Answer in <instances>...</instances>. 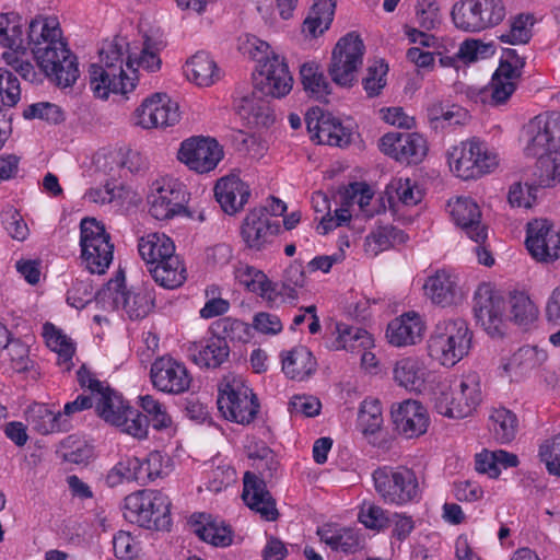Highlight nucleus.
<instances>
[{
    "instance_id": "1",
    "label": "nucleus",
    "mask_w": 560,
    "mask_h": 560,
    "mask_svg": "<svg viewBox=\"0 0 560 560\" xmlns=\"http://www.w3.org/2000/svg\"><path fill=\"white\" fill-rule=\"evenodd\" d=\"M39 68L50 80L62 88L71 86L79 78L77 58L67 47L56 19L35 18L30 22L26 37Z\"/></svg>"
},
{
    "instance_id": "2",
    "label": "nucleus",
    "mask_w": 560,
    "mask_h": 560,
    "mask_svg": "<svg viewBox=\"0 0 560 560\" xmlns=\"http://www.w3.org/2000/svg\"><path fill=\"white\" fill-rule=\"evenodd\" d=\"M39 68L50 80L62 88L71 86L79 78L77 58L67 47L56 19L35 18L30 22L26 37Z\"/></svg>"
},
{
    "instance_id": "3",
    "label": "nucleus",
    "mask_w": 560,
    "mask_h": 560,
    "mask_svg": "<svg viewBox=\"0 0 560 560\" xmlns=\"http://www.w3.org/2000/svg\"><path fill=\"white\" fill-rule=\"evenodd\" d=\"M524 150L537 159L539 184L550 186L560 180V113L536 116L528 122Z\"/></svg>"
},
{
    "instance_id": "4",
    "label": "nucleus",
    "mask_w": 560,
    "mask_h": 560,
    "mask_svg": "<svg viewBox=\"0 0 560 560\" xmlns=\"http://www.w3.org/2000/svg\"><path fill=\"white\" fill-rule=\"evenodd\" d=\"M138 252L154 281L165 289H176L186 280V269L175 254L174 242L164 233H149L138 241Z\"/></svg>"
},
{
    "instance_id": "5",
    "label": "nucleus",
    "mask_w": 560,
    "mask_h": 560,
    "mask_svg": "<svg viewBox=\"0 0 560 560\" xmlns=\"http://www.w3.org/2000/svg\"><path fill=\"white\" fill-rule=\"evenodd\" d=\"M481 401V380L477 372L464 374L452 384L441 383L433 393L435 410L448 418L468 417Z\"/></svg>"
},
{
    "instance_id": "6",
    "label": "nucleus",
    "mask_w": 560,
    "mask_h": 560,
    "mask_svg": "<svg viewBox=\"0 0 560 560\" xmlns=\"http://www.w3.org/2000/svg\"><path fill=\"white\" fill-rule=\"evenodd\" d=\"M171 501L159 490H141L125 498L124 517L151 530H168Z\"/></svg>"
},
{
    "instance_id": "7",
    "label": "nucleus",
    "mask_w": 560,
    "mask_h": 560,
    "mask_svg": "<svg viewBox=\"0 0 560 560\" xmlns=\"http://www.w3.org/2000/svg\"><path fill=\"white\" fill-rule=\"evenodd\" d=\"M471 338V332L464 319L441 320L430 337L429 354L444 366H454L468 354Z\"/></svg>"
},
{
    "instance_id": "8",
    "label": "nucleus",
    "mask_w": 560,
    "mask_h": 560,
    "mask_svg": "<svg viewBox=\"0 0 560 560\" xmlns=\"http://www.w3.org/2000/svg\"><path fill=\"white\" fill-rule=\"evenodd\" d=\"M372 479L376 493L385 504L405 506L421 499L419 479L410 468L380 467L373 471Z\"/></svg>"
},
{
    "instance_id": "9",
    "label": "nucleus",
    "mask_w": 560,
    "mask_h": 560,
    "mask_svg": "<svg viewBox=\"0 0 560 560\" xmlns=\"http://www.w3.org/2000/svg\"><path fill=\"white\" fill-rule=\"evenodd\" d=\"M217 402L225 419L241 424L250 423L259 409L257 398L246 381L235 374L223 377Z\"/></svg>"
},
{
    "instance_id": "10",
    "label": "nucleus",
    "mask_w": 560,
    "mask_h": 560,
    "mask_svg": "<svg viewBox=\"0 0 560 560\" xmlns=\"http://www.w3.org/2000/svg\"><path fill=\"white\" fill-rule=\"evenodd\" d=\"M95 411L106 423L137 439L148 434V420L131 408L117 392L107 388L94 399Z\"/></svg>"
},
{
    "instance_id": "11",
    "label": "nucleus",
    "mask_w": 560,
    "mask_h": 560,
    "mask_svg": "<svg viewBox=\"0 0 560 560\" xmlns=\"http://www.w3.org/2000/svg\"><path fill=\"white\" fill-rule=\"evenodd\" d=\"M81 258L91 273L103 275L113 261L114 245L104 225L94 218L80 223Z\"/></svg>"
},
{
    "instance_id": "12",
    "label": "nucleus",
    "mask_w": 560,
    "mask_h": 560,
    "mask_svg": "<svg viewBox=\"0 0 560 560\" xmlns=\"http://www.w3.org/2000/svg\"><path fill=\"white\" fill-rule=\"evenodd\" d=\"M364 49L362 39L354 33H348L337 42L328 68L329 75L336 84L352 85L355 73L362 66Z\"/></svg>"
},
{
    "instance_id": "13",
    "label": "nucleus",
    "mask_w": 560,
    "mask_h": 560,
    "mask_svg": "<svg viewBox=\"0 0 560 560\" xmlns=\"http://www.w3.org/2000/svg\"><path fill=\"white\" fill-rule=\"evenodd\" d=\"M185 186L174 178H161L152 184L148 197L149 212L156 220H170L186 211Z\"/></svg>"
},
{
    "instance_id": "14",
    "label": "nucleus",
    "mask_w": 560,
    "mask_h": 560,
    "mask_svg": "<svg viewBox=\"0 0 560 560\" xmlns=\"http://www.w3.org/2000/svg\"><path fill=\"white\" fill-rule=\"evenodd\" d=\"M223 158L219 142L209 137H191L182 142L178 160L196 173L213 171Z\"/></svg>"
},
{
    "instance_id": "15",
    "label": "nucleus",
    "mask_w": 560,
    "mask_h": 560,
    "mask_svg": "<svg viewBox=\"0 0 560 560\" xmlns=\"http://www.w3.org/2000/svg\"><path fill=\"white\" fill-rule=\"evenodd\" d=\"M179 106L165 93H154L144 98L135 110V124L144 129L166 128L178 122Z\"/></svg>"
},
{
    "instance_id": "16",
    "label": "nucleus",
    "mask_w": 560,
    "mask_h": 560,
    "mask_svg": "<svg viewBox=\"0 0 560 560\" xmlns=\"http://www.w3.org/2000/svg\"><path fill=\"white\" fill-rule=\"evenodd\" d=\"M150 377L154 388L173 395L187 392L192 381L186 365L167 355L158 358L152 363Z\"/></svg>"
},
{
    "instance_id": "17",
    "label": "nucleus",
    "mask_w": 560,
    "mask_h": 560,
    "mask_svg": "<svg viewBox=\"0 0 560 560\" xmlns=\"http://www.w3.org/2000/svg\"><path fill=\"white\" fill-rule=\"evenodd\" d=\"M104 293L108 294L115 307L124 310L130 319L143 318L153 304V296L149 290L144 288L127 290L125 276L121 272L107 283Z\"/></svg>"
},
{
    "instance_id": "18",
    "label": "nucleus",
    "mask_w": 560,
    "mask_h": 560,
    "mask_svg": "<svg viewBox=\"0 0 560 560\" xmlns=\"http://www.w3.org/2000/svg\"><path fill=\"white\" fill-rule=\"evenodd\" d=\"M255 90L261 94L272 97H283L293 84L288 65L278 56L267 58L253 73Z\"/></svg>"
},
{
    "instance_id": "19",
    "label": "nucleus",
    "mask_w": 560,
    "mask_h": 560,
    "mask_svg": "<svg viewBox=\"0 0 560 560\" xmlns=\"http://www.w3.org/2000/svg\"><path fill=\"white\" fill-rule=\"evenodd\" d=\"M504 303L490 283L478 285L474 294V313L478 324L488 335H502Z\"/></svg>"
},
{
    "instance_id": "20",
    "label": "nucleus",
    "mask_w": 560,
    "mask_h": 560,
    "mask_svg": "<svg viewBox=\"0 0 560 560\" xmlns=\"http://www.w3.org/2000/svg\"><path fill=\"white\" fill-rule=\"evenodd\" d=\"M526 247L537 261L551 262L560 255V234L545 219L527 224Z\"/></svg>"
},
{
    "instance_id": "21",
    "label": "nucleus",
    "mask_w": 560,
    "mask_h": 560,
    "mask_svg": "<svg viewBox=\"0 0 560 560\" xmlns=\"http://www.w3.org/2000/svg\"><path fill=\"white\" fill-rule=\"evenodd\" d=\"M382 152L401 163H419L427 154V141L419 133L392 132L380 140Z\"/></svg>"
},
{
    "instance_id": "22",
    "label": "nucleus",
    "mask_w": 560,
    "mask_h": 560,
    "mask_svg": "<svg viewBox=\"0 0 560 560\" xmlns=\"http://www.w3.org/2000/svg\"><path fill=\"white\" fill-rule=\"evenodd\" d=\"M267 208L259 207L250 210L241 226V236L246 246L259 252L279 232L280 225L267 217Z\"/></svg>"
},
{
    "instance_id": "23",
    "label": "nucleus",
    "mask_w": 560,
    "mask_h": 560,
    "mask_svg": "<svg viewBox=\"0 0 560 560\" xmlns=\"http://www.w3.org/2000/svg\"><path fill=\"white\" fill-rule=\"evenodd\" d=\"M89 85L95 97L107 100L110 93L126 95L136 88V78L117 73V68H89Z\"/></svg>"
},
{
    "instance_id": "24",
    "label": "nucleus",
    "mask_w": 560,
    "mask_h": 560,
    "mask_svg": "<svg viewBox=\"0 0 560 560\" xmlns=\"http://www.w3.org/2000/svg\"><path fill=\"white\" fill-rule=\"evenodd\" d=\"M451 217L466 235L476 243H483L488 236L487 228L481 224L479 206L467 197H459L448 202Z\"/></svg>"
},
{
    "instance_id": "25",
    "label": "nucleus",
    "mask_w": 560,
    "mask_h": 560,
    "mask_svg": "<svg viewBox=\"0 0 560 560\" xmlns=\"http://www.w3.org/2000/svg\"><path fill=\"white\" fill-rule=\"evenodd\" d=\"M392 418L396 429L406 438L423 434L429 425L427 409L418 400L407 399L392 408Z\"/></svg>"
},
{
    "instance_id": "26",
    "label": "nucleus",
    "mask_w": 560,
    "mask_h": 560,
    "mask_svg": "<svg viewBox=\"0 0 560 560\" xmlns=\"http://www.w3.org/2000/svg\"><path fill=\"white\" fill-rule=\"evenodd\" d=\"M306 127L311 138L319 144L345 147L351 141V132L331 114H320L316 118L307 115Z\"/></svg>"
},
{
    "instance_id": "27",
    "label": "nucleus",
    "mask_w": 560,
    "mask_h": 560,
    "mask_svg": "<svg viewBox=\"0 0 560 560\" xmlns=\"http://www.w3.org/2000/svg\"><path fill=\"white\" fill-rule=\"evenodd\" d=\"M317 535L331 550L345 555L361 551L365 546V536L360 529L353 527L325 524L318 527Z\"/></svg>"
},
{
    "instance_id": "28",
    "label": "nucleus",
    "mask_w": 560,
    "mask_h": 560,
    "mask_svg": "<svg viewBox=\"0 0 560 560\" xmlns=\"http://www.w3.org/2000/svg\"><path fill=\"white\" fill-rule=\"evenodd\" d=\"M243 483L242 498L246 505L250 510L259 513L264 520L275 521L278 516V511L275 500L266 489L265 481L255 474L246 471L244 474Z\"/></svg>"
},
{
    "instance_id": "29",
    "label": "nucleus",
    "mask_w": 560,
    "mask_h": 560,
    "mask_svg": "<svg viewBox=\"0 0 560 560\" xmlns=\"http://www.w3.org/2000/svg\"><path fill=\"white\" fill-rule=\"evenodd\" d=\"M214 196L225 213L235 214L247 203L250 189L238 176L230 175L217 182Z\"/></svg>"
},
{
    "instance_id": "30",
    "label": "nucleus",
    "mask_w": 560,
    "mask_h": 560,
    "mask_svg": "<svg viewBox=\"0 0 560 560\" xmlns=\"http://www.w3.org/2000/svg\"><path fill=\"white\" fill-rule=\"evenodd\" d=\"M189 355L195 364L205 369L220 368L230 355V348L223 338L217 335L190 342L188 346Z\"/></svg>"
},
{
    "instance_id": "31",
    "label": "nucleus",
    "mask_w": 560,
    "mask_h": 560,
    "mask_svg": "<svg viewBox=\"0 0 560 560\" xmlns=\"http://www.w3.org/2000/svg\"><path fill=\"white\" fill-rule=\"evenodd\" d=\"M423 324L415 312H408L393 319L386 330L388 342L395 347L415 345L422 336Z\"/></svg>"
},
{
    "instance_id": "32",
    "label": "nucleus",
    "mask_w": 560,
    "mask_h": 560,
    "mask_svg": "<svg viewBox=\"0 0 560 560\" xmlns=\"http://www.w3.org/2000/svg\"><path fill=\"white\" fill-rule=\"evenodd\" d=\"M395 382L409 392L420 393L425 387L428 369L418 358L399 359L393 370Z\"/></svg>"
},
{
    "instance_id": "33",
    "label": "nucleus",
    "mask_w": 560,
    "mask_h": 560,
    "mask_svg": "<svg viewBox=\"0 0 560 560\" xmlns=\"http://www.w3.org/2000/svg\"><path fill=\"white\" fill-rule=\"evenodd\" d=\"M425 294L435 304L447 306L455 302L458 285L457 277L446 270H438L424 283Z\"/></svg>"
},
{
    "instance_id": "34",
    "label": "nucleus",
    "mask_w": 560,
    "mask_h": 560,
    "mask_svg": "<svg viewBox=\"0 0 560 560\" xmlns=\"http://www.w3.org/2000/svg\"><path fill=\"white\" fill-rule=\"evenodd\" d=\"M190 522L194 533L203 541L217 547H226L232 542V530L222 522L211 520L205 514L192 515Z\"/></svg>"
},
{
    "instance_id": "35",
    "label": "nucleus",
    "mask_w": 560,
    "mask_h": 560,
    "mask_svg": "<svg viewBox=\"0 0 560 560\" xmlns=\"http://www.w3.org/2000/svg\"><path fill=\"white\" fill-rule=\"evenodd\" d=\"M184 71L188 80L199 86H210L220 78L215 61L205 51L195 54L186 62Z\"/></svg>"
},
{
    "instance_id": "36",
    "label": "nucleus",
    "mask_w": 560,
    "mask_h": 560,
    "mask_svg": "<svg viewBox=\"0 0 560 560\" xmlns=\"http://www.w3.org/2000/svg\"><path fill=\"white\" fill-rule=\"evenodd\" d=\"M315 368L316 361L312 352L303 346L293 348L282 358V371L291 380L303 381Z\"/></svg>"
},
{
    "instance_id": "37",
    "label": "nucleus",
    "mask_w": 560,
    "mask_h": 560,
    "mask_svg": "<svg viewBox=\"0 0 560 560\" xmlns=\"http://www.w3.org/2000/svg\"><path fill=\"white\" fill-rule=\"evenodd\" d=\"M28 424L39 434L67 430L68 423L61 412H54L44 404H34L26 411Z\"/></svg>"
},
{
    "instance_id": "38",
    "label": "nucleus",
    "mask_w": 560,
    "mask_h": 560,
    "mask_svg": "<svg viewBox=\"0 0 560 560\" xmlns=\"http://www.w3.org/2000/svg\"><path fill=\"white\" fill-rule=\"evenodd\" d=\"M427 115L434 129L464 125L469 118L466 109L448 102L432 103L427 109Z\"/></svg>"
},
{
    "instance_id": "39",
    "label": "nucleus",
    "mask_w": 560,
    "mask_h": 560,
    "mask_svg": "<svg viewBox=\"0 0 560 560\" xmlns=\"http://www.w3.org/2000/svg\"><path fill=\"white\" fill-rule=\"evenodd\" d=\"M237 113L249 126L268 127L275 120L268 102L255 95L243 97L237 105Z\"/></svg>"
},
{
    "instance_id": "40",
    "label": "nucleus",
    "mask_w": 560,
    "mask_h": 560,
    "mask_svg": "<svg viewBox=\"0 0 560 560\" xmlns=\"http://www.w3.org/2000/svg\"><path fill=\"white\" fill-rule=\"evenodd\" d=\"M408 236L404 231L393 225H382L373 230L365 237V252L372 256H376L383 250H386L395 245L406 243Z\"/></svg>"
},
{
    "instance_id": "41",
    "label": "nucleus",
    "mask_w": 560,
    "mask_h": 560,
    "mask_svg": "<svg viewBox=\"0 0 560 560\" xmlns=\"http://www.w3.org/2000/svg\"><path fill=\"white\" fill-rule=\"evenodd\" d=\"M392 206L401 203L407 207L418 205L423 198V191L419 185L410 178H394L385 190Z\"/></svg>"
},
{
    "instance_id": "42",
    "label": "nucleus",
    "mask_w": 560,
    "mask_h": 560,
    "mask_svg": "<svg viewBox=\"0 0 560 560\" xmlns=\"http://www.w3.org/2000/svg\"><path fill=\"white\" fill-rule=\"evenodd\" d=\"M452 22L455 27L466 33L482 32L477 0H459L451 10Z\"/></svg>"
},
{
    "instance_id": "43",
    "label": "nucleus",
    "mask_w": 560,
    "mask_h": 560,
    "mask_svg": "<svg viewBox=\"0 0 560 560\" xmlns=\"http://www.w3.org/2000/svg\"><path fill=\"white\" fill-rule=\"evenodd\" d=\"M335 7L334 0H315L304 21L303 31L313 37L323 34L332 22Z\"/></svg>"
},
{
    "instance_id": "44",
    "label": "nucleus",
    "mask_w": 560,
    "mask_h": 560,
    "mask_svg": "<svg viewBox=\"0 0 560 560\" xmlns=\"http://www.w3.org/2000/svg\"><path fill=\"white\" fill-rule=\"evenodd\" d=\"M234 277L248 291L258 293L264 298H270V293L273 291L272 283L267 276L261 270L247 264L238 262L234 267Z\"/></svg>"
},
{
    "instance_id": "45",
    "label": "nucleus",
    "mask_w": 560,
    "mask_h": 560,
    "mask_svg": "<svg viewBox=\"0 0 560 560\" xmlns=\"http://www.w3.org/2000/svg\"><path fill=\"white\" fill-rule=\"evenodd\" d=\"M518 79L512 75H504L497 69L488 86L480 91L482 102H489L491 105L505 103L516 89Z\"/></svg>"
},
{
    "instance_id": "46",
    "label": "nucleus",
    "mask_w": 560,
    "mask_h": 560,
    "mask_svg": "<svg viewBox=\"0 0 560 560\" xmlns=\"http://www.w3.org/2000/svg\"><path fill=\"white\" fill-rule=\"evenodd\" d=\"M488 425L497 442L510 443L516 435L517 418L505 408H497L490 413Z\"/></svg>"
},
{
    "instance_id": "47",
    "label": "nucleus",
    "mask_w": 560,
    "mask_h": 560,
    "mask_svg": "<svg viewBox=\"0 0 560 560\" xmlns=\"http://www.w3.org/2000/svg\"><path fill=\"white\" fill-rule=\"evenodd\" d=\"M0 45L9 48L8 51L22 49V54L27 52L22 25L20 24L18 14H0Z\"/></svg>"
},
{
    "instance_id": "48",
    "label": "nucleus",
    "mask_w": 560,
    "mask_h": 560,
    "mask_svg": "<svg viewBox=\"0 0 560 560\" xmlns=\"http://www.w3.org/2000/svg\"><path fill=\"white\" fill-rule=\"evenodd\" d=\"M474 147L471 141L460 142L459 145L453 147L448 152V165L451 171L462 179H474L477 167L472 162Z\"/></svg>"
},
{
    "instance_id": "49",
    "label": "nucleus",
    "mask_w": 560,
    "mask_h": 560,
    "mask_svg": "<svg viewBox=\"0 0 560 560\" xmlns=\"http://www.w3.org/2000/svg\"><path fill=\"white\" fill-rule=\"evenodd\" d=\"M44 336L47 346L58 354V364L69 371L72 366V358L74 354V346L70 339L52 325L44 326Z\"/></svg>"
},
{
    "instance_id": "50",
    "label": "nucleus",
    "mask_w": 560,
    "mask_h": 560,
    "mask_svg": "<svg viewBox=\"0 0 560 560\" xmlns=\"http://www.w3.org/2000/svg\"><path fill=\"white\" fill-rule=\"evenodd\" d=\"M338 337L335 341L337 349H345L349 352H361L373 345L371 335L363 328L338 325Z\"/></svg>"
},
{
    "instance_id": "51",
    "label": "nucleus",
    "mask_w": 560,
    "mask_h": 560,
    "mask_svg": "<svg viewBox=\"0 0 560 560\" xmlns=\"http://www.w3.org/2000/svg\"><path fill=\"white\" fill-rule=\"evenodd\" d=\"M300 74L304 90L312 97L323 101L329 95V82L317 63H304L301 67Z\"/></svg>"
},
{
    "instance_id": "52",
    "label": "nucleus",
    "mask_w": 560,
    "mask_h": 560,
    "mask_svg": "<svg viewBox=\"0 0 560 560\" xmlns=\"http://www.w3.org/2000/svg\"><path fill=\"white\" fill-rule=\"evenodd\" d=\"M536 19L532 13H520L511 20L510 28L500 35L502 43L517 45L526 44L533 36V26Z\"/></svg>"
},
{
    "instance_id": "53",
    "label": "nucleus",
    "mask_w": 560,
    "mask_h": 560,
    "mask_svg": "<svg viewBox=\"0 0 560 560\" xmlns=\"http://www.w3.org/2000/svg\"><path fill=\"white\" fill-rule=\"evenodd\" d=\"M211 328L214 335L223 338L226 342L228 340L232 342H247L250 338V327L246 323L232 317L215 320Z\"/></svg>"
},
{
    "instance_id": "54",
    "label": "nucleus",
    "mask_w": 560,
    "mask_h": 560,
    "mask_svg": "<svg viewBox=\"0 0 560 560\" xmlns=\"http://www.w3.org/2000/svg\"><path fill=\"white\" fill-rule=\"evenodd\" d=\"M128 44L124 39H115L110 42H104L100 49L98 62L92 63L91 66L102 67L104 70L107 68H117V73L126 74L122 63L125 48Z\"/></svg>"
},
{
    "instance_id": "55",
    "label": "nucleus",
    "mask_w": 560,
    "mask_h": 560,
    "mask_svg": "<svg viewBox=\"0 0 560 560\" xmlns=\"http://www.w3.org/2000/svg\"><path fill=\"white\" fill-rule=\"evenodd\" d=\"M139 400L140 407L145 412V415L141 416L145 417L148 423L150 422L155 430L166 429L172 424V418L168 415L166 407L153 396H140Z\"/></svg>"
},
{
    "instance_id": "56",
    "label": "nucleus",
    "mask_w": 560,
    "mask_h": 560,
    "mask_svg": "<svg viewBox=\"0 0 560 560\" xmlns=\"http://www.w3.org/2000/svg\"><path fill=\"white\" fill-rule=\"evenodd\" d=\"M512 319L518 325H528L537 317V308L530 299L523 292H516L511 296Z\"/></svg>"
},
{
    "instance_id": "57",
    "label": "nucleus",
    "mask_w": 560,
    "mask_h": 560,
    "mask_svg": "<svg viewBox=\"0 0 560 560\" xmlns=\"http://www.w3.org/2000/svg\"><path fill=\"white\" fill-rule=\"evenodd\" d=\"M482 31L499 25L506 15L503 0H477Z\"/></svg>"
},
{
    "instance_id": "58",
    "label": "nucleus",
    "mask_w": 560,
    "mask_h": 560,
    "mask_svg": "<svg viewBox=\"0 0 560 560\" xmlns=\"http://www.w3.org/2000/svg\"><path fill=\"white\" fill-rule=\"evenodd\" d=\"M140 481L138 457H127L118 462L107 474L106 483L115 487L124 481Z\"/></svg>"
},
{
    "instance_id": "59",
    "label": "nucleus",
    "mask_w": 560,
    "mask_h": 560,
    "mask_svg": "<svg viewBox=\"0 0 560 560\" xmlns=\"http://www.w3.org/2000/svg\"><path fill=\"white\" fill-rule=\"evenodd\" d=\"M358 421L364 433L376 432L383 422L380 402L375 399L363 400L359 410Z\"/></svg>"
},
{
    "instance_id": "60",
    "label": "nucleus",
    "mask_w": 560,
    "mask_h": 560,
    "mask_svg": "<svg viewBox=\"0 0 560 560\" xmlns=\"http://www.w3.org/2000/svg\"><path fill=\"white\" fill-rule=\"evenodd\" d=\"M471 147H474L472 162L477 167L474 172L475 178L492 172L498 166V156L494 152L489 150L485 142L472 139Z\"/></svg>"
},
{
    "instance_id": "61",
    "label": "nucleus",
    "mask_w": 560,
    "mask_h": 560,
    "mask_svg": "<svg viewBox=\"0 0 560 560\" xmlns=\"http://www.w3.org/2000/svg\"><path fill=\"white\" fill-rule=\"evenodd\" d=\"M60 452L65 462L77 465L86 464L93 456L92 447L73 436H69L62 442Z\"/></svg>"
},
{
    "instance_id": "62",
    "label": "nucleus",
    "mask_w": 560,
    "mask_h": 560,
    "mask_svg": "<svg viewBox=\"0 0 560 560\" xmlns=\"http://www.w3.org/2000/svg\"><path fill=\"white\" fill-rule=\"evenodd\" d=\"M416 22L425 31H432L440 25L441 14L436 0H417Z\"/></svg>"
},
{
    "instance_id": "63",
    "label": "nucleus",
    "mask_w": 560,
    "mask_h": 560,
    "mask_svg": "<svg viewBox=\"0 0 560 560\" xmlns=\"http://www.w3.org/2000/svg\"><path fill=\"white\" fill-rule=\"evenodd\" d=\"M0 96L7 106H14L21 97L20 81L12 70L0 67Z\"/></svg>"
},
{
    "instance_id": "64",
    "label": "nucleus",
    "mask_w": 560,
    "mask_h": 560,
    "mask_svg": "<svg viewBox=\"0 0 560 560\" xmlns=\"http://www.w3.org/2000/svg\"><path fill=\"white\" fill-rule=\"evenodd\" d=\"M539 456L550 475L560 476V434L540 445Z\"/></svg>"
}]
</instances>
